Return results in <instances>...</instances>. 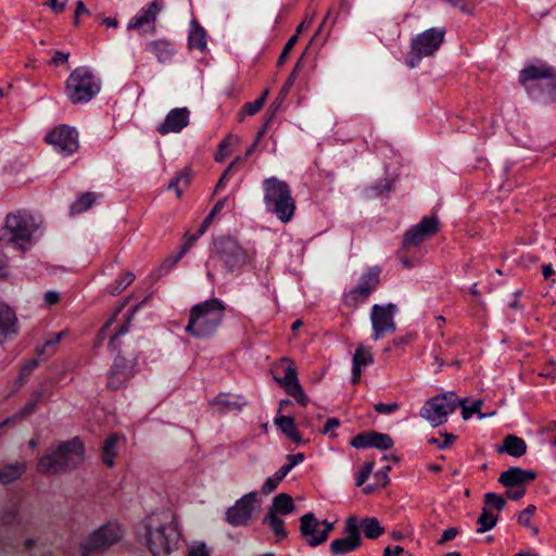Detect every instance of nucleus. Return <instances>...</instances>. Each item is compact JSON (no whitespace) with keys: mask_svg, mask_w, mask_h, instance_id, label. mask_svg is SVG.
I'll list each match as a JSON object with an SVG mask.
<instances>
[{"mask_svg":"<svg viewBox=\"0 0 556 556\" xmlns=\"http://www.w3.org/2000/svg\"><path fill=\"white\" fill-rule=\"evenodd\" d=\"M146 529L147 545L154 556H169L177 547L180 532L173 511L163 510L151 515Z\"/></svg>","mask_w":556,"mask_h":556,"instance_id":"nucleus-1","label":"nucleus"},{"mask_svg":"<svg viewBox=\"0 0 556 556\" xmlns=\"http://www.w3.org/2000/svg\"><path fill=\"white\" fill-rule=\"evenodd\" d=\"M85 459V447L78 438L53 444L37 463L41 475H59L75 469Z\"/></svg>","mask_w":556,"mask_h":556,"instance_id":"nucleus-2","label":"nucleus"},{"mask_svg":"<svg viewBox=\"0 0 556 556\" xmlns=\"http://www.w3.org/2000/svg\"><path fill=\"white\" fill-rule=\"evenodd\" d=\"M225 306L212 299L194 305L190 311L185 330L195 338H210L215 334L224 318Z\"/></svg>","mask_w":556,"mask_h":556,"instance_id":"nucleus-3","label":"nucleus"},{"mask_svg":"<svg viewBox=\"0 0 556 556\" xmlns=\"http://www.w3.org/2000/svg\"><path fill=\"white\" fill-rule=\"evenodd\" d=\"M262 188L266 211L281 223H289L296 208L290 186L277 177H269L264 179Z\"/></svg>","mask_w":556,"mask_h":556,"instance_id":"nucleus-4","label":"nucleus"},{"mask_svg":"<svg viewBox=\"0 0 556 556\" xmlns=\"http://www.w3.org/2000/svg\"><path fill=\"white\" fill-rule=\"evenodd\" d=\"M38 225L34 217L26 212H15L7 215L1 229L0 244L13 247L20 251L28 250Z\"/></svg>","mask_w":556,"mask_h":556,"instance_id":"nucleus-5","label":"nucleus"},{"mask_svg":"<svg viewBox=\"0 0 556 556\" xmlns=\"http://www.w3.org/2000/svg\"><path fill=\"white\" fill-rule=\"evenodd\" d=\"M101 90V80L86 66L75 68L65 81V96L72 104L87 103Z\"/></svg>","mask_w":556,"mask_h":556,"instance_id":"nucleus-6","label":"nucleus"},{"mask_svg":"<svg viewBox=\"0 0 556 556\" xmlns=\"http://www.w3.org/2000/svg\"><path fill=\"white\" fill-rule=\"evenodd\" d=\"M459 397L454 392H446L428 400L420 409V416L431 426L438 427L458 407Z\"/></svg>","mask_w":556,"mask_h":556,"instance_id":"nucleus-7","label":"nucleus"},{"mask_svg":"<svg viewBox=\"0 0 556 556\" xmlns=\"http://www.w3.org/2000/svg\"><path fill=\"white\" fill-rule=\"evenodd\" d=\"M444 28L433 27L416 36L412 42V50L406 58L409 67H416L424 56H430L440 48L444 40Z\"/></svg>","mask_w":556,"mask_h":556,"instance_id":"nucleus-8","label":"nucleus"},{"mask_svg":"<svg viewBox=\"0 0 556 556\" xmlns=\"http://www.w3.org/2000/svg\"><path fill=\"white\" fill-rule=\"evenodd\" d=\"M216 254L227 271H240L250 262L248 252L232 238L220 237L214 241Z\"/></svg>","mask_w":556,"mask_h":556,"instance_id":"nucleus-9","label":"nucleus"},{"mask_svg":"<svg viewBox=\"0 0 556 556\" xmlns=\"http://www.w3.org/2000/svg\"><path fill=\"white\" fill-rule=\"evenodd\" d=\"M520 83L526 89L534 94L536 89H545L548 93L556 90V75L547 65H531L520 73Z\"/></svg>","mask_w":556,"mask_h":556,"instance_id":"nucleus-10","label":"nucleus"},{"mask_svg":"<svg viewBox=\"0 0 556 556\" xmlns=\"http://www.w3.org/2000/svg\"><path fill=\"white\" fill-rule=\"evenodd\" d=\"M333 528L334 522L319 521L313 513H307L300 518V534L311 547L324 544Z\"/></svg>","mask_w":556,"mask_h":556,"instance_id":"nucleus-11","label":"nucleus"},{"mask_svg":"<svg viewBox=\"0 0 556 556\" xmlns=\"http://www.w3.org/2000/svg\"><path fill=\"white\" fill-rule=\"evenodd\" d=\"M397 311L395 304L386 305L375 304L370 312V321L372 327V339L375 341L395 331L394 315Z\"/></svg>","mask_w":556,"mask_h":556,"instance_id":"nucleus-12","label":"nucleus"},{"mask_svg":"<svg viewBox=\"0 0 556 556\" xmlns=\"http://www.w3.org/2000/svg\"><path fill=\"white\" fill-rule=\"evenodd\" d=\"M164 0H152L129 20L127 29L137 30L142 35H154L156 33L157 15L164 9Z\"/></svg>","mask_w":556,"mask_h":556,"instance_id":"nucleus-13","label":"nucleus"},{"mask_svg":"<svg viewBox=\"0 0 556 556\" xmlns=\"http://www.w3.org/2000/svg\"><path fill=\"white\" fill-rule=\"evenodd\" d=\"M258 508L257 493L250 492L227 509L226 521L232 527L247 526Z\"/></svg>","mask_w":556,"mask_h":556,"instance_id":"nucleus-14","label":"nucleus"},{"mask_svg":"<svg viewBox=\"0 0 556 556\" xmlns=\"http://www.w3.org/2000/svg\"><path fill=\"white\" fill-rule=\"evenodd\" d=\"M380 270L371 268L363 274L357 285L344 295V303L350 307H357L363 303L379 286Z\"/></svg>","mask_w":556,"mask_h":556,"instance_id":"nucleus-15","label":"nucleus"},{"mask_svg":"<svg viewBox=\"0 0 556 556\" xmlns=\"http://www.w3.org/2000/svg\"><path fill=\"white\" fill-rule=\"evenodd\" d=\"M46 141L64 155L76 152L79 147L76 129L67 125H60L50 130L46 135Z\"/></svg>","mask_w":556,"mask_h":556,"instance_id":"nucleus-16","label":"nucleus"},{"mask_svg":"<svg viewBox=\"0 0 556 556\" xmlns=\"http://www.w3.org/2000/svg\"><path fill=\"white\" fill-rule=\"evenodd\" d=\"M123 535L118 526L106 525L93 531L83 544L84 554L103 551L117 543Z\"/></svg>","mask_w":556,"mask_h":556,"instance_id":"nucleus-17","label":"nucleus"},{"mask_svg":"<svg viewBox=\"0 0 556 556\" xmlns=\"http://www.w3.org/2000/svg\"><path fill=\"white\" fill-rule=\"evenodd\" d=\"M345 538L337 539L330 544V552L333 555H342L358 548L362 543L357 519L355 516H350L345 520L343 530Z\"/></svg>","mask_w":556,"mask_h":556,"instance_id":"nucleus-18","label":"nucleus"},{"mask_svg":"<svg viewBox=\"0 0 556 556\" xmlns=\"http://www.w3.org/2000/svg\"><path fill=\"white\" fill-rule=\"evenodd\" d=\"M439 229V220L435 216H426L421 222L405 232L404 247H416L433 236Z\"/></svg>","mask_w":556,"mask_h":556,"instance_id":"nucleus-19","label":"nucleus"},{"mask_svg":"<svg viewBox=\"0 0 556 556\" xmlns=\"http://www.w3.org/2000/svg\"><path fill=\"white\" fill-rule=\"evenodd\" d=\"M393 444V440L389 434L376 431L359 433L351 441V445L355 448L376 447L382 451L392 448Z\"/></svg>","mask_w":556,"mask_h":556,"instance_id":"nucleus-20","label":"nucleus"},{"mask_svg":"<svg viewBox=\"0 0 556 556\" xmlns=\"http://www.w3.org/2000/svg\"><path fill=\"white\" fill-rule=\"evenodd\" d=\"M190 111L187 108H176L169 111L157 131L165 136L169 132H180L189 124Z\"/></svg>","mask_w":556,"mask_h":556,"instance_id":"nucleus-21","label":"nucleus"},{"mask_svg":"<svg viewBox=\"0 0 556 556\" xmlns=\"http://www.w3.org/2000/svg\"><path fill=\"white\" fill-rule=\"evenodd\" d=\"M144 49L161 64L172 62L176 53L175 45L170 40L164 38L149 40L146 42Z\"/></svg>","mask_w":556,"mask_h":556,"instance_id":"nucleus-22","label":"nucleus"},{"mask_svg":"<svg viewBox=\"0 0 556 556\" xmlns=\"http://www.w3.org/2000/svg\"><path fill=\"white\" fill-rule=\"evenodd\" d=\"M536 473L532 470H525L519 467H511L503 471L498 478V482L507 489L523 485V483L534 480Z\"/></svg>","mask_w":556,"mask_h":556,"instance_id":"nucleus-23","label":"nucleus"},{"mask_svg":"<svg viewBox=\"0 0 556 556\" xmlns=\"http://www.w3.org/2000/svg\"><path fill=\"white\" fill-rule=\"evenodd\" d=\"M17 334L15 313L5 305L0 306V343Z\"/></svg>","mask_w":556,"mask_h":556,"instance_id":"nucleus-24","label":"nucleus"},{"mask_svg":"<svg viewBox=\"0 0 556 556\" xmlns=\"http://www.w3.org/2000/svg\"><path fill=\"white\" fill-rule=\"evenodd\" d=\"M271 375L275 382H298L295 365L287 358H282L271 367Z\"/></svg>","mask_w":556,"mask_h":556,"instance_id":"nucleus-25","label":"nucleus"},{"mask_svg":"<svg viewBox=\"0 0 556 556\" xmlns=\"http://www.w3.org/2000/svg\"><path fill=\"white\" fill-rule=\"evenodd\" d=\"M497 451L514 457H520L527 452V443L523 439L509 434L504 439L503 444L498 446Z\"/></svg>","mask_w":556,"mask_h":556,"instance_id":"nucleus-26","label":"nucleus"},{"mask_svg":"<svg viewBox=\"0 0 556 556\" xmlns=\"http://www.w3.org/2000/svg\"><path fill=\"white\" fill-rule=\"evenodd\" d=\"M372 354L369 349L359 345L353 356L352 382L361 379L362 367L371 364Z\"/></svg>","mask_w":556,"mask_h":556,"instance_id":"nucleus-27","label":"nucleus"},{"mask_svg":"<svg viewBox=\"0 0 556 556\" xmlns=\"http://www.w3.org/2000/svg\"><path fill=\"white\" fill-rule=\"evenodd\" d=\"M25 470L26 464L23 462L7 465L0 469V482L3 484H10L18 480Z\"/></svg>","mask_w":556,"mask_h":556,"instance_id":"nucleus-28","label":"nucleus"},{"mask_svg":"<svg viewBox=\"0 0 556 556\" xmlns=\"http://www.w3.org/2000/svg\"><path fill=\"white\" fill-rule=\"evenodd\" d=\"M294 508L295 506L292 497L287 493H280L274 497L268 513H273L274 515H287L292 513Z\"/></svg>","mask_w":556,"mask_h":556,"instance_id":"nucleus-29","label":"nucleus"},{"mask_svg":"<svg viewBox=\"0 0 556 556\" xmlns=\"http://www.w3.org/2000/svg\"><path fill=\"white\" fill-rule=\"evenodd\" d=\"M275 425L290 439L300 442L293 417L279 415L275 418Z\"/></svg>","mask_w":556,"mask_h":556,"instance_id":"nucleus-30","label":"nucleus"},{"mask_svg":"<svg viewBox=\"0 0 556 556\" xmlns=\"http://www.w3.org/2000/svg\"><path fill=\"white\" fill-rule=\"evenodd\" d=\"M359 526L365 536L370 540L379 538L384 532V528L381 527L379 520L374 517L362 519Z\"/></svg>","mask_w":556,"mask_h":556,"instance_id":"nucleus-31","label":"nucleus"},{"mask_svg":"<svg viewBox=\"0 0 556 556\" xmlns=\"http://www.w3.org/2000/svg\"><path fill=\"white\" fill-rule=\"evenodd\" d=\"M117 440L116 434H110L103 446V463L108 467L114 466V457L117 455Z\"/></svg>","mask_w":556,"mask_h":556,"instance_id":"nucleus-32","label":"nucleus"},{"mask_svg":"<svg viewBox=\"0 0 556 556\" xmlns=\"http://www.w3.org/2000/svg\"><path fill=\"white\" fill-rule=\"evenodd\" d=\"M188 43L190 49H198L200 51H204L206 48V33L204 28L199 25H195L194 28L190 31Z\"/></svg>","mask_w":556,"mask_h":556,"instance_id":"nucleus-33","label":"nucleus"},{"mask_svg":"<svg viewBox=\"0 0 556 556\" xmlns=\"http://www.w3.org/2000/svg\"><path fill=\"white\" fill-rule=\"evenodd\" d=\"M535 511H536V506L530 504L523 510H521L520 514L518 515V523L521 525L522 527L530 529V531L532 532L533 535L539 534V528L531 522L532 517L535 514Z\"/></svg>","mask_w":556,"mask_h":556,"instance_id":"nucleus-34","label":"nucleus"},{"mask_svg":"<svg viewBox=\"0 0 556 556\" xmlns=\"http://www.w3.org/2000/svg\"><path fill=\"white\" fill-rule=\"evenodd\" d=\"M497 516L492 514L485 506L482 509L481 515L479 516L477 522L479 528L477 529L478 533H484L491 529H493L497 523Z\"/></svg>","mask_w":556,"mask_h":556,"instance_id":"nucleus-35","label":"nucleus"},{"mask_svg":"<svg viewBox=\"0 0 556 556\" xmlns=\"http://www.w3.org/2000/svg\"><path fill=\"white\" fill-rule=\"evenodd\" d=\"M264 522H267L274 532L277 540H282L287 536V531L285 530V522L281 518L273 513H267L264 518Z\"/></svg>","mask_w":556,"mask_h":556,"instance_id":"nucleus-36","label":"nucleus"},{"mask_svg":"<svg viewBox=\"0 0 556 556\" xmlns=\"http://www.w3.org/2000/svg\"><path fill=\"white\" fill-rule=\"evenodd\" d=\"M460 403L458 406H462V416L465 420L469 419L475 413L479 414L480 417H483L481 414L482 401L476 400L470 405L467 404V399H459Z\"/></svg>","mask_w":556,"mask_h":556,"instance_id":"nucleus-37","label":"nucleus"},{"mask_svg":"<svg viewBox=\"0 0 556 556\" xmlns=\"http://www.w3.org/2000/svg\"><path fill=\"white\" fill-rule=\"evenodd\" d=\"M239 142L238 137L232 135L227 136L218 146V151L215 154L216 162H223L227 155H229V148Z\"/></svg>","mask_w":556,"mask_h":556,"instance_id":"nucleus-38","label":"nucleus"},{"mask_svg":"<svg viewBox=\"0 0 556 556\" xmlns=\"http://www.w3.org/2000/svg\"><path fill=\"white\" fill-rule=\"evenodd\" d=\"M97 195L92 192L83 194L73 205L72 211L74 213H83L90 208L96 202Z\"/></svg>","mask_w":556,"mask_h":556,"instance_id":"nucleus-39","label":"nucleus"},{"mask_svg":"<svg viewBox=\"0 0 556 556\" xmlns=\"http://www.w3.org/2000/svg\"><path fill=\"white\" fill-rule=\"evenodd\" d=\"M130 371L131 365H128V362L124 357L116 356L112 367V374L121 375L119 378L125 380L129 378Z\"/></svg>","mask_w":556,"mask_h":556,"instance_id":"nucleus-40","label":"nucleus"},{"mask_svg":"<svg viewBox=\"0 0 556 556\" xmlns=\"http://www.w3.org/2000/svg\"><path fill=\"white\" fill-rule=\"evenodd\" d=\"M226 202H227V198H223L216 202V204L214 205L212 211L208 213V215L202 222V224L199 228V235H203L206 231V229L211 225L215 215L218 214L225 207Z\"/></svg>","mask_w":556,"mask_h":556,"instance_id":"nucleus-41","label":"nucleus"},{"mask_svg":"<svg viewBox=\"0 0 556 556\" xmlns=\"http://www.w3.org/2000/svg\"><path fill=\"white\" fill-rule=\"evenodd\" d=\"M286 392L294 397L301 405L305 406L308 402L301 384H283Z\"/></svg>","mask_w":556,"mask_h":556,"instance_id":"nucleus-42","label":"nucleus"},{"mask_svg":"<svg viewBox=\"0 0 556 556\" xmlns=\"http://www.w3.org/2000/svg\"><path fill=\"white\" fill-rule=\"evenodd\" d=\"M483 503L486 508L493 507L498 511H501L506 505L504 497L491 492L484 494Z\"/></svg>","mask_w":556,"mask_h":556,"instance_id":"nucleus-43","label":"nucleus"},{"mask_svg":"<svg viewBox=\"0 0 556 556\" xmlns=\"http://www.w3.org/2000/svg\"><path fill=\"white\" fill-rule=\"evenodd\" d=\"M135 279V275L130 271L123 275L119 279H117L113 285L111 289L112 294H118L121 293L126 287H128Z\"/></svg>","mask_w":556,"mask_h":556,"instance_id":"nucleus-44","label":"nucleus"},{"mask_svg":"<svg viewBox=\"0 0 556 556\" xmlns=\"http://www.w3.org/2000/svg\"><path fill=\"white\" fill-rule=\"evenodd\" d=\"M268 90H265L262 96L256 99L254 102H248L244 104L243 106V110L247 114L249 115H254L256 114L261 109L262 106L264 105L265 101H266V98L268 96Z\"/></svg>","mask_w":556,"mask_h":556,"instance_id":"nucleus-45","label":"nucleus"},{"mask_svg":"<svg viewBox=\"0 0 556 556\" xmlns=\"http://www.w3.org/2000/svg\"><path fill=\"white\" fill-rule=\"evenodd\" d=\"M63 331L55 334L53 339L48 340L41 349H38V354H47L48 356L54 354L55 345L61 341Z\"/></svg>","mask_w":556,"mask_h":556,"instance_id":"nucleus-46","label":"nucleus"},{"mask_svg":"<svg viewBox=\"0 0 556 556\" xmlns=\"http://www.w3.org/2000/svg\"><path fill=\"white\" fill-rule=\"evenodd\" d=\"M300 64H301L300 62L296 63V65L293 68L292 73L290 74V76L288 77L287 81L282 86V88L280 90V93H279L280 101L283 100V98L289 93L290 89L292 88V86H293V84L295 81V78H296L298 70L300 68Z\"/></svg>","mask_w":556,"mask_h":556,"instance_id":"nucleus-47","label":"nucleus"},{"mask_svg":"<svg viewBox=\"0 0 556 556\" xmlns=\"http://www.w3.org/2000/svg\"><path fill=\"white\" fill-rule=\"evenodd\" d=\"M37 366H38L37 359H35V358L29 359L27 363H25L22 366V368L20 370L18 379L21 381L28 379L30 374L37 368Z\"/></svg>","mask_w":556,"mask_h":556,"instance_id":"nucleus-48","label":"nucleus"},{"mask_svg":"<svg viewBox=\"0 0 556 556\" xmlns=\"http://www.w3.org/2000/svg\"><path fill=\"white\" fill-rule=\"evenodd\" d=\"M372 469H374V463L372 462H369V463L365 464L362 467V469L359 470L358 476L356 478V485L357 486H361V485H363L366 482L368 477L371 475Z\"/></svg>","mask_w":556,"mask_h":556,"instance_id":"nucleus-49","label":"nucleus"},{"mask_svg":"<svg viewBox=\"0 0 556 556\" xmlns=\"http://www.w3.org/2000/svg\"><path fill=\"white\" fill-rule=\"evenodd\" d=\"M282 480L274 475L273 477H269L266 479V481L264 482L263 486H262V492L266 495L270 494L271 492H274L276 490V488L278 486V484L281 482Z\"/></svg>","mask_w":556,"mask_h":556,"instance_id":"nucleus-50","label":"nucleus"},{"mask_svg":"<svg viewBox=\"0 0 556 556\" xmlns=\"http://www.w3.org/2000/svg\"><path fill=\"white\" fill-rule=\"evenodd\" d=\"M296 41H298V35H293L289 38V40L285 45L283 50L279 56L278 65H282L286 62L290 51L292 50V48L294 47Z\"/></svg>","mask_w":556,"mask_h":556,"instance_id":"nucleus-51","label":"nucleus"},{"mask_svg":"<svg viewBox=\"0 0 556 556\" xmlns=\"http://www.w3.org/2000/svg\"><path fill=\"white\" fill-rule=\"evenodd\" d=\"M400 407V404L397 402L392 403H376L374 405V409L379 414H391L392 412L396 410Z\"/></svg>","mask_w":556,"mask_h":556,"instance_id":"nucleus-52","label":"nucleus"},{"mask_svg":"<svg viewBox=\"0 0 556 556\" xmlns=\"http://www.w3.org/2000/svg\"><path fill=\"white\" fill-rule=\"evenodd\" d=\"M216 402L222 404V405H225L227 407H236V406L240 405L239 397H237V396H228V395H225V394L218 395L217 399H216Z\"/></svg>","mask_w":556,"mask_h":556,"instance_id":"nucleus-53","label":"nucleus"},{"mask_svg":"<svg viewBox=\"0 0 556 556\" xmlns=\"http://www.w3.org/2000/svg\"><path fill=\"white\" fill-rule=\"evenodd\" d=\"M340 425V421L338 418H330L326 421L323 433L328 434L330 438H336L337 434L333 432L336 428H338Z\"/></svg>","mask_w":556,"mask_h":556,"instance_id":"nucleus-54","label":"nucleus"},{"mask_svg":"<svg viewBox=\"0 0 556 556\" xmlns=\"http://www.w3.org/2000/svg\"><path fill=\"white\" fill-rule=\"evenodd\" d=\"M189 556H210V552L204 543H197L190 547Z\"/></svg>","mask_w":556,"mask_h":556,"instance_id":"nucleus-55","label":"nucleus"},{"mask_svg":"<svg viewBox=\"0 0 556 556\" xmlns=\"http://www.w3.org/2000/svg\"><path fill=\"white\" fill-rule=\"evenodd\" d=\"M458 534L457 528H448L443 531L441 538L438 540L439 545H444L446 542L453 540Z\"/></svg>","mask_w":556,"mask_h":556,"instance_id":"nucleus-56","label":"nucleus"},{"mask_svg":"<svg viewBox=\"0 0 556 556\" xmlns=\"http://www.w3.org/2000/svg\"><path fill=\"white\" fill-rule=\"evenodd\" d=\"M526 489L523 485L515 486L513 489H508L506 492V496L510 500H520L525 496Z\"/></svg>","mask_w":556,"mask_h":556,"instance_id":"nucleus-57","label":"nucleus"},{"mask_svg":"<svg viewBox=\"0 0 556 556\" xmlns=\"http://www.w3.org/2000/svg\"><path fill=\"white\" fill-rule=\"evenodd\" d=\"M383 556H412L408 552H405L404 548L400 545L391 548L387 546L383 551Z\"/></svg>","mask_w":556,"mask_h":556,"instance_id":"nucleus-58","label":"nucleus"},{"mask_svg":"<svg viewBox=\"0 0 556 556\" xmlns=\"http://www.w3.org/2000/svg\"><path fill=\"white\" fill-rule=\"evenodd\" d=\"M70 53L63 51H56L51 60V64L58 66L60 64L66 63L68 61Z\"/></svg>","mask_w":556,"mask_h":556,"instance_id":"nucleus-59","label":"nucleus"},{"mask_svg":"<svg viewBox=\"0 0 556 556\" xmlns=\"http://www.w3.org/2000/svg\"><path fill=\"white\" fill-rule=\"evenodd\" d=\"M47 5L54 12V13H62L65 10L66 2L65 1H59V0H48Z\"/></svg>","mask_w":556,"mask_h":556,"instance_id":"nucleus-60","label":"nucleus"},{"mask_svg":"<svg viewBox=\"0 0 556 556\" xmlns=\"http://www.w3.org/2000/svg\"><path fill=\"white\" fill-rule=\"evenodd\" d=\"M60 294L56 291H47L45 293V302L47 305H54L59 302Z\"/></svg>","mask_w":556,"mask_h":556,"instance_id":"nucleus-61","label":"nucleus"},{"mask_svg":"<svg viewBox=\"0 0 556 556\" xmlns=\"http://www.w3.org/2000/svg\"><path fill=\"white\" fill-rule=\"evenodd\" d=\"M288 464L293 468L298 464L302 463L304 460V454L299 453L294 455H288L287 457Z\"/></svg>","mask_w":556,"mask_h":556,"instance_id":"nucleus-62","label":"nucleus"},{"mask_svg":"<svg viewBox=\"0 0 556 556\" xmlns=\"http://www.w3.org/2000/svg\"><path fill=\"white\" fill-rule=\"evenodd\" d=\"M200 236L201 235H199V232L197 235L190 236L185 244L180 248V250L186 254Z\"/></svg>","mask_w":556,"mask_h":556,"instance_id":"nucleus-63","label":"nucleus"},{"mask_svg":"<svg viewBox=\"0 0 556 556\" xmlns=\"http://www.w3.org/2000/svg\"><path fill=\"white\" fill-rule=\"evenodd\" d=\"M180 184H181L180 180L176 177L175 179H173L169 182V186H168L169 189H174L176 191V194L178 198H180L182 194V189L179 187Z\"/></svg>","mask_w":556,"mask_h":556,"instance_id":"nucleus-64","label":"nucleus"}]
</instances>
